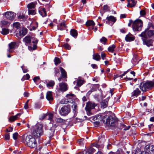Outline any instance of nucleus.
Returning <instances> with one entry per match:
<instances>
[{"instance_id":"4c0bfd02","label":"nucleus","mask_w":154,"mask_h":154,"mask_svg":"<svg viewBox=\"0 0 154 154\" xmlns=\"http://www.w3.org/2000/svg\"><path fill=\"white\" fill-rule=\"evenodd\" d=\"M55 120L56 122L59 123H63L65 122L64 120L61 118H56Z\"/></svg>"},{"instance_id":"052dcab7","label":"nucleus","mask_w":154,"mask_h":154,"mask_svg":"<svg viewBox=\"0 0 154 154\" xmlns=\"http://www.w3.org/2000/svg\"><path fill=\"white\" fill-rule=\"evenodd\" d=\"M120 125L121 127L119 128L120 129H122L125 127V125L123 124H120Z\"/></svg>"},{"instance_id":"8fccbe9b","label":"nucleus","mask_w":154,"mask_h":154,"mask_svg":"<svg viewBox=\"0 0 154 154\" xmlns=\"http://www.w3.org/2000/svg\"><path fill=\"white\" fill-rule=\"evenodd\" d=\"M145 12L144 10H141L140 12V14L141 16H143L145 14Z\"/></svg>"},{"instance_id":"864d4df0","label":"nucleus","mask_w":154,"mask_h":154,"mask_svg":"<svg viewBox=\"0 0 154 154\" xmlns=\"http://www.w3.org/2000/svg\"><path fill=\"white\" fill-rule=\"evenodd\" d=\"M99 87V84H95L93 85V88H96V90L98 89Z\"/></svg>"},{"instance_id":"603ef678","label":"nucleus","mask_w":154,"mask_h":154,"mask_svg":"<svg viewBox=\"0 0 154 154\" xmlns=\"http://www.w3.org/2000/svg\"><path fill=\"white\" fill-rule=\"evenodd\" d=\"M59 73V70L58 69H55V75H57V74Z\"/></svg>"},{"instance_id":"ea45409f","label":"nucleus","mask_w":154,"mask_h":154,"mask_svg":"<svg viewBox=\"0 0 154 154\" xmlns=\"http://www.w3.org/2000/svg\"><path fill=\"white\" fill-rule=\"evenodd\" d=\"M13 25L14 27L18 29L20 27V24L19 23L16 22L14 23L13 24Z\"/></svg>"},{"instance_id":"2eb2a0df","label":"nucleus","mask_w":154,"mask_h":154,"mask_svg":"<svg viewBox=\"0 0 154 154\" xmlns=\"http://www.w3.org/2000/svg\"><path fill=\"white\" fill-rule=\"evenodd\" d=\"M75 81L73 82V84L75 85L76 83V85L78 87H80L84 82L83 79H81V77H79L78 79H75Z\"/></svg>"},{"instance_id":"09e8293b","label":"nucleus","mask_w":154,"mask_h":154,"mask_svg":"<svg viewBox=\"0 0 154 154\" xmlns=\"http://www.w3.org/2000/svg\"><path fill=\"white\" fill-rule=\"evenodd\" d=\"M39 79L40 77L39 76H35L33 79V80L35 82H36L37 80Z\"/></svg>"},{"instance_id":"20e7f679","label":"nucleus","mask_w":154,"mask_h":154,"mask_svg":"<svg viewBox=\"0 0 154 154\" xmlns=\"http://www.w3.org/2000/svg\"><path fill=\"white\" fill-rule=\"evenodd\" d=\"M25 142L29 147L34 148L37 146V143L35 138L31 135H27L26 138Z\"/></svg>"},{"instance_id":"9b49d317","label":"nucleus","mask_w":154,"mask_h":154,"mask_svg":"<svg viewBox=\"0 0 154 154\" xmlns=\"http://www.w3.org/2000/svg\"><path fill=\"white\" fill-rule=\"evenodd\" d=\"M27 33V29L25 28H23L20 30L19 32H17L16 36L19 38H20L23 36Z\"/></svg>"},{"instance_id":"ddd939ff","label":"nucleus","mask_w":154,"mask_h":154,"mask_svg":"<svg viewBox=\"0 0 154 154\" xmlns=\"http://www.w3.org/2000/svg\"><path fill=\"white\" fill-rule=\"evenodd\" d=\"M59 90L61 91H66L68 88V85L66 83L62 82L59 84Z\"/></svg>"},{"instance_id":"cd10ccee","label":"nucleus","mask_w":154,"mask_h":154,"mask_svg":"<svg viewBox=\"0 0 154 154\" xmlns=\"http://www.w3.org/2000/svg\"><path fill=\"white\" fill-rule=\"evenodd\" d=\"M93 59L96 61H99L100 59V57L98 54H94L93 55Z\"/></svg>"},{"instance_id":"37998d69","label":"nucleus","mask_w":154,"mask_h":154,"mask_svg":"<svg viewBox=\"0 0 154 154\" xmlns=\"http://www.w3.org/2000/svg\"><path fill=\"white\" fill-rule=\"evenodd\" d=\"M107 41V39L106 38L104 37H103L100 39V41L101 42H104L105 43Z\"/></svg>"},{"instance_id":"423d86ee","label":"nucleus","mask_w":154,"mask_h":154,"mask_svg":"<svg viewBox=\"0 0 154 154\" xmlns=\"http://www.w3.org/2000/svg\"><path fill=\"white\" fill-rule=\"evenodd\" d=\"M70 111V108L69 106H64L62 107L59 110L60 114L62 116H65L68 115Z\"/></svg>"},{"instance_id":"a211bd4d","label":"nucleus","mask_w":154,"mask_h":154,"mask_svg":"<svg viewBox=\"0 0 154 154\" xmlns=\"http://www.w3.org/2000/svg\"><path fill=\"white\" fill-rule=\"evenodd\" d=\"M106 19L107 20L106 21V24H109V22L110 21L114 23L116 21V19L114 17L112 16L107 17Z\"/></svg>"},{"instance_id":"f3484780","label":"nucleus","mask_w":154,"mask_h":154,"mask_svg":"<svg viewBox=\"0 0 154 154\" xmlns=\"http://www.w3.org/2000/svg\"><path fill=\"white\" fill-rule=\"evenodd\" d=\"M141 91L138 88H137L131 93V97H136L139 95Z\"/></svg>"},{"instance_id":"1a4fd4ad","label":"nucleus","mask_w":154,"mask_h":154,"mask_svg":"<svg viewBox=\"0 0 154 154\" xmlns=\"http://www.w3.org/2000/svg\"><path fill=\"white\" fill-rule=\"evenodd\" d=\"M97 105V104L93 102H89L87 103L85 107V110L89 112L91 109H94Z\"/></svg>"},{"instance_id":"a18cd8bd","label":"nucleus","mask_w":154,"mask_h":154,"mask_svg":"<svg viewBox=\"0 0 154 154\" xmlns=\"http://www.w3.org/2000/svg\"><path fill=\"white\" fill-rule=\"evenodd\" d=\"M48 120L52 121L53 117V115L51 113H49L48 114Z\"/></svg>"},{"instance_id":"49530a36","label":"nucleus","mask_w":154,"mask_h":154,"mask_svg":"<svg viewBox=\"0 0 154 154\" xmlns=\"http://www.w3.org/2000/svg\"><path fill=\"white\" fill-rule=\"evenodd\" d=\"M5 139L6 140H9L10 139L9 134L8 133H6L5 135Z\"/></svg>"},{"instance_id":"dca6fc26","label":"nucleus","mask_w":154,"mask_h":154,"mask_svg":"<svg viewBox=\"0 0 154 154\" xmlns=\"http://www.w3.org/2000/svg\"><path fill=\"white\" fill-rule=\"evenodd\" d=\"M134 39V37L130 33L126 35L125 38V40L127 42L132 41Z\"/></svg>"},{"instance_id":"7c9ffc66","label":"nucleus","mask_w":154,"mask_h":154,"mask_svg":"<svg viewBox=\"0 0 154 154\" xmlns=\"http://www.w3.org/2000/svg\"><path fill=\"white\" fill-rule=\"evenodd\" d=\"M20 113H18L16 115V116H12V117H10L9 120V121H15V120H16L17 118V117L18 116H20Z\"/></svg>"},{"instance_id":"5fc2aeb1","label":"nucleus","mask_w":154,"mask_h":154,"mask_svg":"<svg viewBox=\"0 0 154 154\" xmlns=\"http://www.w3.org/2000/svg\"><path fill=\"white\" fill-rule=\"evenodd\" d=\"M99 87V84H95L93 85V88H96V90L98 89Z\"/></svg>"},{"instance_id":"4d7b16f0","label":"nucleus","mask_w":154,"mask_h":154,"mask_svg":"<svg viewBox=\"0 0 154 154\" xmlns=\"http://www.w3.org/2000/svg\"><path fill=\"white\" fill-rule=\"evenodd\" d=\"M2 23L4 25H8L9 24V22L6 21H3L2 22Z\"/></svg>"},{"instance_id":"b1692460","label":"nucleus","mask_w":154,"mask_h":154,"mask_svg":"<svg viewBox=\"0 0 154 154\" xmlns=\"http://www.w3.org/2000/svg\"><path fill=\"white\" fill-rule=\"evenodd\" d=\"M108 99H106L102 101L101 103V107L104 108L107 107L108 106Z\"/></svg>"},{"instance_id":"0eeeda50","label":"nucleus","mask_w":154,"mask_h":154,"mask_svg":"<svg viewBox=\"0 0 154 154\" xmlns=\"http://www.w3.org/2000/svg\"><path fill=\"white\" fill-rule=\"evenodd\" d=\"M154 35V30H149L145 32V30L144 32H142L141 34L139 35L140 36L146 38L147 35L149 37H150Z\"/></svg>"},{"instance_id":"0e129e2a","label":"nucleus","mask_w":154,"mask_h":154,"mask_svg":"<svg viewBox=\"0 0 154 154\" xmlns=\"http://www.w3.org/2000/svg\"><path fill=\"white\" fill-rule=\"evenodd\" d=\"M130 128V126H128V127H126V126L124 128L123 130H128Z\"/></svg>"},{"instance_id":"c03bdc74","label":"nucleus","mask_w":154,"mask_h":154,"mask_svg":"<svg viewBox=\"0 0 154 154\" xmlns=\"http://www.w3.org/2000/svg\"><path fill=\"white\" fill-rule=\"evenodd\" d=\"M18 135V133L17 132L14 133L13 135V137L14 139L16 140L17 138V137Z\"/></svg>"},{"instance_id":"473e14b6","label":"nucleus","mask_w":154,"mask_h":154,"mask_svg":"<svg viewBox=\"0 0 154 154\" xmlns=\"http://www.w3.org/2000/svg\"><path fill=\"white\" fill-rule=\"evenodd\" d=\"M86 24L87 26H94L95 25V23L93 20H89L86 22Z\"/></svg>"},{"instance_id":"5701e85b","label":"nucleus","mask_w":154,"mask_h":154,"mask_svg":"<svg viewBox=\"0 0 154 154\" xmlns=\"http://www.w3.org/2000/svg\"><path fill=\"white\" fill-rule=\"evenodd\" d=\"M143 44L146 45L148 47H149L150 46H152V43L153 41L152 40H149L146 41L144 39H143Z\"/></svg>"},{"instance_id":"4468645a","label":"nucleus","mask_w":154,"mask_h":154,"mask_svg":"<svg viewBox=\"0 0 154 154\" xmlns=\"http://www.w3.org/2000/svg\"><path fill=\"white\" fill-rule=\"evenodd\" d=\"M144 151L147 152H148L150 153H152L154 151V146L151 144L146 145L145 146V150Z\"/></svg>"},{"instance_id":"412c9836","label":"nucleus","mask_w":154,"mask_h":154,"mask_svg":"<svg viewBox=\"0 0 154 154\" xmlns=\"http://www.w3.org/2000/svg\"><path fill=\"white\" fill-rule=\"evenodd\" d=\"M139 87L140 89L143 91H145L147 89L146 86L144 82L140 84Z\"/></svg>"},{"instance_id":"2f4dec72","label":"nucleus","mask_w":154,"mask_h":154,"mask_svg":"<svg viewBox=\"0 0 154 154\" xmlns=\"http://www.w3.org/2000/svg\"><path fill=\"white\" fill-rule=\"evenodd\" d=\"M9 30L6 28H3L2 29L1 33L3 35H5L8 34L9 32Z\"/></svg>"},{"instance_id":"7ed1b4c3","label":"nucleus","mask_w":154,"mask_h":154,"mask_svg":"<svg viewBox=\"0 0 154 154\" xmlns=\"http://www.w3.org/2000/svg\"><path fill=\"white\" fill-rule=\"evenodd\" d=\"M32 134L35 137H38L43 134V126L42 124H38L34 126L32 128Z\"/></svg>"},{"instance_id":"393cba45","label":"nucleus","mask_w":154,"mask_h":154,"mask_svg":"<svg viewBox=\"0 0 154 154\" xmlns=\"http://www.w3.org/2000/svg\"><path fill=\"white\" fill-rule=\"evenodd\" d=\"M60 70L61 72L62 77L63 78H67L66 72L65 70L62 67H60Z\"/></svg>"},{"instance_id":"a19ab883","label":"nucleus","mask_w":154,"mask_h":154,"mask_svg":"<svg viewBox=\"0 0 154 154\" xmlns=\"http://www.w3.org/2000/svg\"><path fill=\"white\" fill-rule=\"evenodd\" d=\"M63 47H64L65 48L68 50H70L71 48V47L67 43L64 44L63 45Z\"/></svg>"},{"instance_id":"e433bc0d","label":"nucleus","mask_w":154,"mask_h":154,"mask_svg":"<svg viewBox=\"0 0 154 154\" xmlns=\"http://www.w3.org/2000/svg\"><path fill=\"white\" fill-rule=\"evenodd\" d=\"M54 84L55 83L54 81L52 80H51L47 84V87H53L54 86Z\"/></svg>"},{"instance_id":"c756f323","label":"nucleus","mask_w":154,"mask_h":154,"mask_svg":"<svg viewBox=\"0 0 154 154\" xmlns=\"http://www.w3.org/2000/svg\"><path fill=\"white\" fill-rule=\"evenodd\" d=\"M35 2L31 3L27 5V7L29 9L34 8L35 6Z\"/></svg>"},{"instance_id":"72a5a7b5","label":"nucleus","mask_w":154,"mask_h":154,"mask_svg":"<svg viewBox=\"0 0 154 154\" xmlns=\"http://www.w3.org/2000/svg\"><path fill=\"white\" fill-rule=\"evenodd\" d=\"M116 48V45H113L111 46H109L108 48V51L109 52H112L114 50V49Z\"/></svg>"},{"instance_id":"13d9d810","label":"nucleus","mask_w":154,"mask_h":154,"mask_svg":"<svg viewBox=\"0 0 154 154\" xmlns=\"http://www.w3.org/2000/svg\"><path fill=\"white\" fill-rule=\"evenodd\" d=\"M29 93L27 92H25L24 93V96L25 97H29Z\"/></svg>"},{"instance_id":"f03ea898","label":"nucleus","mask_w":154,"mask_h":154,"mask_svg":"<svg viewBox=\"0 0 154 154\" xmlns=\"http://www.w3.org/2000/svg\"><path fill=\"white\" fill-rule=\"evenodd\" d=\"M31 37L29 36H26L23 39V41L26 46H28V49L30 51H32L36 49L37 44L38 41L36 39L34 41H32V43L33 44L32 45Z\"/></svg>"},{"instance_id":"c9c22d12","label":"nucleus","mask_w":154,"mask_h":154,"mask_svg":"<svg viewBox=\"0 0 154 154\" xmlns=\"http://www.w3.org/2000/svg\"><path fill=\"white\" fill-rule=\"evenodd\" d=\"M30 78V76L28 74H26L25 75H24L21 79L22 81L25 80H28Z\"/></svg>"},{"instance_id":"c85d7f7f","label":"nucleus","mask_w":154,"mask_h":154,"mask_svg":"<svg viewBox=\"0 0 154 154\" xmlns=\"http://www.w3.org/2000/svg\"><path fill=\"white\" fill-rule=\"evenodd\" d=\"M71 35L74 37H76L77 35V32L76 30L74 29H72L70 30Z\"/></svg>"},{"instance_id":"bb28decb","label":"nucleus","mask_w":154,"mask_h":154,"mask_svg":"<svg viewBox=\"0 0 154 154\" xmlns=\"http://www.w3.org/2000/svg\"><path fill=\"white\" fill-rule=\"evenodd\" d=\"M154 28V26L153 23L151 22H149L148 23L147 27L146 29L145 30V32L147 30H151V29H153Z\"/></svg>"},{"instance_id":"e2e57ef3","label":"nucleus","mask_w":154,"mask_h":154,"mask_svg":"<svg viewBox=\"0 0 154 154\" xmlns=\"http://www.w3.org/2000/svg\"><path fill=\"white\" fill-rule=\"evenodd\" d=\"M95 91V89H93V88H92L88 92V93L90 94L93 91Z\"/></svg>"},{"instance_id":"69168bd1","label":"nucleus","mask_w":154,"mask_h":154,"mask_svg":"<svg viewBox=\"0 0 154 154\" xmlns=\"http://www.w3.org/2000/svg\"><path fill=\"white\" fill-rule=\"evenodd\" d=\"M108 6L106 5H105L103 7V10H106L108 9Z\"/></svg>"},{"instance_id":"774afa93","label":"nucleus","mask_w":154,"mask_h":154,"mask_svg":"<svg viewBox=\"0 0 154 154\" xmlns=\"http://www.w3.org/2000/svg\"><path fill=\"white\" fill-rule=\"evenodd\" d=\"M91 66L94 69L97 68V65L95 64H92Z\"/></svg>"},{"instance_id":"4be33fe9","label":"nucleus","mask_w":154,"mask_h":154,"mask_svg":"<svg viewBox=\"0 0 154 154\" xmlns=\"http://www.w3.org/2000/svg\"><path fill=\"white\" fill-rule=\"evenodd\" d=\"M58 30H62L64 29V28L66 27V25L64 22L60 23L57 25Z\"/></svg>"},{"instance_id":"f257e3e1","label":"nucleus","mask_w":154,"mask_h":154,"mask_svg":"<svg viewBox=\"0 0 154 154\" xmlns=\"http://www.w3.org/2000/svg\"><path fill=\"white\" fill-rule=\"evenodd\" d=\"M105 113H100L98 115L96 116L94 118V120L102 121L103 122L108 126H112V123L114 122V119L112 116H109L105 115Z\"/></svg>"},{"instance_id":"6e6d98bb","label":"nucleus","mask_w":154,"mask_h":154,"mask_svg":"<svg viewBox=\"0 0 154 154\" xmlns=\"http://www.w3.org/2000/svg\"><path fill=\"white\" fill-rule=\"evenodd\" d=\"M51 132V134L50 136V137H51L53 135V134L54 132V129H53L52 131H51V130L49 131V132Z\"/></svg>"},{"instance_id":"f8f14e48","label":"nucleus","mask_w":154,"mask_h":154,"mask_svg":"<svg viewBox=\"0 0 154 154\" xmlns=\"http://www.w3.org/2000/svg\"><path fill=\"white\" fill-rule=\"evenodd\" d=\"M9 49L7 50V51L10 53H12L14 50L18 46L15 42H12L8 45Z\"/></svg>"},{"instance_id":"6ab92c4d","label":"nucleus","mask_w":154,"mask_h":154,"mask_svg":"<svg viewBox=\"0 0 154 154\" xmlns=\"http://www.w3.org/2000/svg\"><path fill=\"white\" fill-rule=\"evenodd\" d=\"M51 91H48L46 94V98L50 102L53 100V98Z\"/></svg>"},{"instance_id":"9d476101","label":"nucleus","mask_w":154,"mask_h":154,"mask_svg":"<svg viewBox=\"0 0 154 154\" xmlns=\"http://www.w3.org/2000/svg\"><path fill=\"white\" fill-rule=\"evenodd\" d=\"M5 14L6 17L11 20H14L16 16L15 13L11 11L7 12Z\"/></svg>"},{"instance_id":"6e6552de","label":"nucleus","mask_w":154,"mask_h":154,"mask_svg":"<svg viewBox=\"0 0 154 154\" xmlns=\"http://www.w3.org/2000/svg\"><path fill=\"white\" fill-rule=\"evenodd\" d=\"M74 95L73 94H69L67 95L66 97L67 98V100H65L64 102L63 100L60 101L61 103H71L73 102V97Z\"/></svg>"},{"instance_id":"a878e982","label":"nucleus","mask_w":154,"mask_h":154,"mask_svg":"<svg viewBox=\"0 0 154 154\" xmlns=\"http://www.w3.org/2000/svg\"><path fill=\"white\" fill-rule=\"evenodd\" d=\"M40 14L43 17H45L47 15V14L45 9L44 8H41L39 11Z\"/></svg>"},{"instance_id":"338daca9","label":"nucleus","mask_w":154,"mask_h":154,"mask_svg":"<svg viewBox=\"0 0 154 154\" xmlns=\"http://www.w3.org/2000/svg\"><path fill=\"white\" fill-rule=\"evenodd\" d=\"M126 17V15L125 14H122L120 16V17L121 18H125Z\"/></svg>"},{"instance_id":"680f3d73","label":"nucleus","mask_w":154,"mask_h":154,"mask_svg":"<svg viewBox=\"0 0 154 154\" xmlns=\"http://www.w3.org/2000/svg\"><path fill=\"white\" fill-rule=\"evenodd\" d=\"M128 72V71H126L125 72H124V73H123L121 75H120V77H121V78H122V77H123V76H124L125 75V74H126L127 73V72Z\"/></svg>"},{"instance_id":"79ce46f5","label":"nucleus","mask_w":154,"mask_h":154,"mask_svg":"<svg viewBox=\"0 0 154 154\" xmlns=\"http://www.w3.org/2000/svg\"><path fill=\"white\" fill-rule=\"evenodd\" d=\"M131 3L130 5V6L131 7H133L136 4L137 2L135 1L134 0H131Z\"/></svg>"},{"instance_id":"de8ad7c7","label":"nucleus","mask_w":154,"mask_h":154,"mask_svg":"<svg viewBox=\"0 0 154 154\" xmlns=\"http://www.w3.org/2000/svg\"><path fill=\"white\" fill-rule=\"evenodd\" d=\"M21 67L23 70V72L24 73H26L28 72L27 69L26 68H24L23 67V66H21Z\"/></svg>"},{"instance_id":"39448f33","label":"nucleus","mask_w":154,"mask_h":154,"mask_svg":"<svg viewBox=\"0 0 154 154\" xmlns=\"http://www.w3.org/2000/svg\"><path fill=\"white\" fill-rule=\"evenodd\" d=\"M143 26L142 21L140 19H137L134 21L133 24L132 28L134 31L141 30Z\"/></svg>"},{"instance_id":"aec40b11","label":"nucleus","mask_w":154,"mask_h":154,"mask_svg":"<svg viewBox=\"0 0 154 154\" xmlns=\"http://www.w3.org/2000/svg\"><path fill=\"white\" fill-rule=\"evenodd\" d=\"M147 89H150L154 87V82L147 81L145 82Z\"/></svg>"},{"instance_id":"f704fd0d","label":"nucleus","mask_w":154,"mask_h":154,"mask_svg":"<svg viewBox=\"0 0 154 154\" xmlns=\"http://www.w3.org/2000/svg\"><path fill=\"white\" fill-rule=\"evenodd\" d=\"M36 13V11L33 9H28V14L29 15H34Z\"/></svg>"},{"instance_id":"58836bf2","label":"nucleus","mask_w":154,"mask_h":154,"mask_svg":"<svg viewBox=\"0 0 154 154\" xmlns=\"http://www.w3.org/2000/svg\"><path fill=\"white\" fill-rule=\"evenodd\" d=\"M54 61L55 63V64L56 65H57L59 63H60V60L59 58L57 57H55L54 60Z\"/></svg>"},{"instance_id":"bf43d9fd","label":"nucleus","mask_w":154,"mask_h":154,"mask_svg":"<svg viewBox=\"0 0 154 154\" xmlns=\"http://www.w3.org/2000/svg\"><path fill=\"white\" fill-rule=\"evenodd\" d=\"M101 57L102 59L104 60L106 57V55L104 53H102L101 55Z\"/></svg>"},{"instance_id":"3c124183","label":"nucleus","mask_w":154,"mask_h":154,"mask_svg":"<svg viewBox=\"0 0 154 154\" xmlns=\"http://www.w3.org/2000/svg\"><path fill=\"white\" fill-rule=\"evenodd\" d=\"M13 129V128L12 127H10L8 129H6V131L8 132H12Z\"/></svg>"}]
</instances>
